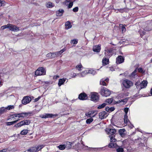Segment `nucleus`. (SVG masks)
I'll use <instances>...</instances> for the list:
<instances>
[{
  "instance_id": "nucleus-17",
  "label": "nucleus",
  "mask_w": 152,
  "mask_h": 152,
  "mask_svg": "<svg viewBox=\"0 0 152 152\" xmlns=\"http://www.w3.org/2000/svg\"><path fill=\"white\" fill-rule=\"evenodd\" d=\"M94 111H91L88 112L87 113H86L85 115L87 118L93 117L95 116V115H94Z\"/></svg>"
},
{
  "instance_id": "nucleus-3",
  "label": "nucleus",
  "mask_w": 152,
  "mask_h": 152,
  "mask_svg": "<svg viewBox=\"0 0 152 152\" xmlns=\"http://www.w3.org/2000/svg\"><path fill=\"white\" fill-rule=\"evenodd\" d=\"M123 84L124 86L126 88H130L133 85V82L128 79H126L123 81Z\"/></svg>"
},
{
  "instance_id": "nucleus-12",
  "label": "nucleus",
  "mask_w": 152,
  "mask_h": 152,
  "mask_svg": "<svg viewBox=\"0 0 152 152\" xmlns=\"http://www.w3.org/2000/svg\"><path fill=\"white\" fill-rule=\"evenodd\" d=\"M124 60V57L121 56H120L116 58V62L117 64H119L123 62Z\"/></svg>"
},
{
  "instance_id": "nucleus-1",
  "label": "nucleus",
  "mask_w": 152,
  "mask_h": 152,
  "mask_svg": "<svg viewBox=\"0 0 152 152\" xmlns=\"http://www.w3.org/2000/svg\"><path fill=\"white\" fill-rule=\"evenodd\" d=\"M31 114V112L13 114L11 116V117L12 118H15V117H18V118H27L30 116Z\"/></svg>"
},
{
  "instance_id": "nucleus-55",
  "label": "nucleus",
  "mask_w": 152,
  "mask_h": 152,
  "mask_svg": "<svg viewBox=\"0 0 152 152\" xmlns=\"http://www.w3.org/2000/svg\"><path fill=\"white\" fill-rule=\"evenodd\" d=\"M73 5V2H71L69 3V4L68 6V8H71Z\"/></svg>"
},
{
  "instance_id": "nucleus-24",
  "label": "nucleus",
  "mask_w": 152,
  "mask_h": 152,
  "mask_svg": "<svg viewBox=\"0 0 152 152\" xmlns=\"http://www.w3.org/2000/svg\"><path fill=\"white\" fill-rule=\"evenodd\" d=\"M128 100V99L127 98L123 99L120 100L117 102V103H121V105H123L126 103Z\"/></svg>"
},
{
  "instance_id": "nucleus-32",
  "label": "nucleus",
  "mask_w": 152,
  "mask_h": 152,
  "mask_svg": "<svg viewBox=\"0 0 152 152\" xmlns=\"http://www.w3.org/2000/svg\"><path fill=\"white\" fill-rule=\"evenodd\" d=\"M7 110L6 107H1L0 108V114H2L7 111Z\"/></svg>"
},
{
  "instance_id": "nucleus-50",
  "label": "nucleus",
  "mask_w": 152,
  "mask_h": 152,
  "mask_svg": "<svg viewBox=\"0 0 152 152\" xmlns=\"http://www.w3.org/2000/svg\"><path fill=\"white\" fill-rule=\"evenodd\" d=\"M100 83L101 85L106 86V83L105 82L104 80L103 79H102L100 80Z\"/></svg>"
},
{
  "instance_id": "nucleus-64",
  "label": "nucleus",
  "mask_w": 152,
  "mask_h": 152,
  "mask_svg": "<svg viewBox=\"0 0 152 152\" xmlns=\"http://www.w3.org/2000/svg\"><path fill=\"white\" fill-rule=\"evenodd\" d=\"M72 77H75L77 75L78 76V75H77V74L74 73H73L72 74Z\"/></svg>"
},
{
  "instance_id": "nucleus-34",
  "label": "nucleus",
  "mask_w": 152,
  "mask_h": 152,
  "mask_svg": "<svg viewBox=\"0 0 152 152\" xmlns=\"http://www.w3.org/2000/svg\"><path fill=\"white\" fill-rule=\"evenodd\" d=\"M23 124L22 121L15 125V126L16 127H19L23 126Z\"/></svg>"
},
{
  "instance_id": "nucleus-22",
  "label": "nucleus",
  "mask_w": 152,
  "mask_h": 152,
  "mask_svg": "<svg viewBox=\"0 0 152 152\" xmlns=\"http://www.w3.org/2000/svg\"><path fill=\"white\" fill-rule=\"evenodd\" d=\"M66 80V78L60 79L59 80L58 85L59 86H60L61 85L64 84Z\"/></svg>"
},
{
  "instance_id": "nucleus-36",
  "label": "nucleus",
  "mask_w": 152,
  "mask_h": 152,
  "mask_svg": "<svg viewBox=\"0 0 152 152\" xmlns=\"http://www.w3.org/2000/svg\"><path fill=\"white\" fill-rule=\"evenodd\" d=\"M58 148L60 150H64L66 148L65 144L64 145H61L58 146Z\"/></svg>"
},
{
  "instance_id": "nucleus-18",
  "label": "nucleus",
  "mask_w": 152,
  "mask_h": 152,
  "mask_svg": "<svg viewBox=\"0 0 152 152\" xmlns=\"http://www.w3.org/2000/svg\"><path fill=\"white\" fill-rule=\"evenodd\" d=\"M147 82L146 81L144 80L142 81L140 83V90L145 88L147 86Z\"/></svg>"
},
{
  "instance_id": "nucleus-37",
  "label": "nucleus",
  "mask_w": 152,
  "mask_h": 152,
  "mask_svg": "<svg viewBox=\"0 0 152 152\" xmlns=\"http://www.w3.org/2000/svg\"><path fill=\"white\" fill-rule=\"evenodd\" d=\"M78 40L77 39H75L72 40L70 42V43L74 45L76 44L78 42Z\"/></svg>"
},
{
  "instance_id": "nucleus-2",
  "label": "nucleus",
  "mask_w": 152,
  "mask_h": 152,
  "mask_svg": "<svg viewBox=\"0 0 152 152\" xmlns=\"http://www.w3.org/2000/svg\"><path fill=\"white\" fill-rule=\"evenodd\" d=\"M46 71L43 67L38 68L36 71L35 74L36 76L44 75L46 74Z\"/></svg>"
},
{
  "instance_id": "nucleus-10",
  "label": "nucleus",
  "mask_w": 152,
  "mask_h": 152,
  "mask_svg": "<svg viewBox=\"0 0 152 152\" xmlns=\"http://www.w3.org/2000/svg\"><path fill=\"white\" fill-rule=\"evenodd\" d=\"M143 29L145 31H149L152 30V22H150L146 24L143 28Z\"/></svg>"
},
{
  "instance_id": "nucleus-47",
  "label": "nucleus",
  "mask_w": 152,
  "mask_h": 152,
  "mask_svg": "<svg viewBox=\"0 0 152 152\" xmlns=\"http://www.w3.org/2000/svg\"><path fill=\"white\" fill-rule=\"evenodd\" d=\"M82 68V65L81 64L77 65L76 66V69L78 70L79 71L81 70V69Z\"/></svg>"
},
{
  "instance_id": "nucleus-33",
  "label": "nucleus",
  "mask_w": 152,
  "mask_h": 152,
  "mask_svg": "<svg viewBox=\"0 0 152 152\" xmlns=\"http://www.w3.org/2000/svg\"><path fill=\"white\" fill-rule=\"evenodd\" d=\"M65 147L66 148H67L68 149L72 147L71 143L69 142H66V143L64 144Z\"/></svg>"
},
{
  "instance_id": "nucleus-61",
  "label": "nucleus",
  "mask_w": 152,
  "mask_h": 152,
  "mask_svg": "<svg viewBox=\"0 0 152 152\" xmlns=\"http://www.w3.org/2000/svg\"><path fill=\"white\" fill-rule=\"evenodd\" d=\"M52 58H54L56 57H57L56 54L55 53H52Z\"/></svg>"
},
{
  "instance_id": "nucleus-25",
  "label": "nucleus",
  "mask_w": 152,
  "mask_h": 152,
  "mask_svg": "<svg viewBox=\"0 0 152 152\" xmlns=\"http://www.w3.org/2000/svg\"><path fill=\"white\" fill-rule=\"evenodd\" d=\"M65 28L66 29H68L72 27V25L71 24V23L69 21L66 22L65 23Z\"/></svg>"
},
{
  "instance_id": "nucleus-60",
  "label": "nucleus",
  "mask_w": 152,
  "mask_h": 152,
  "mask_svg": "<svg viewBox=\"0 0 152 152\" xmlns=\"http://www.w3.org/2000/svg\"><path fill=\"white\" fill-rule=\"evenodd\" d=\"M59 77L58 75H55L53 77V79L54 80H56Z\"/></svg>"
},
{
  "instance_id": "nucleus-41",
  "label": "nucleus",
  "mask_w": 152,
  "mask_h": 152,
  "mask_svg": "<svg viewBox=\"0 0 152 152\" xmlns=\"http://www.w3.org/2000/svg\"><path fill=\"white\" fill-rule=\"evenodd\" d=\"M28 130L23 129L21 131L20 134L21 135H25L28 132Z\"/></svg>"
},
{
  "instance_id": "nucleus-29",
  "label": "nucleus",
  "mask_w": 152,
  "mask_h": 152,
  "mask_svg": "<svg viewBox=\"0 0 152 152\" xmlns=\"http://www.w3.org/2000/svg\"><path fill=\"white\" fill-rule=\"evenodd\" d=\"M116 149V151L117 152H123L124 151V149L123 148L120 147L117 145L115 148Z\"/></svg>"
},
{
  "instance_id": "nucleus-52",
  "label": "nucleus",
  "mask_w": 152,
  "mask_h": 152,
  "mask_svg": "<svg viewBox=\"0 0 152 152\" xmlns=\"http://www.w3.org/2000/svg\"><path fill=\"white\" fill-rule=\"evenodd\" d=\"M9 24H8L7 25L2 26L1 27V28L2 29H4L6 28H9Z\"/></svg>"
},
{
  "instance_id": "nucleus-59",
  "label": "nucleus",
  "mask_w": 152,
  "mask_h": 152,
  "mask_svg": "<svg viewBox=\"0 0 152 152\" xmlns=\"http://www.w3.org/2000/svg\"><path fill=\"white\" fill-rule=\"evenodd\" d=\"M4 2H5L4 1L0 0V7L4 5Z\"/></svg>"
},
{
  "instance_id": "nucleus-42",
  "label": "nucleus",
  "mask_w": 152,
  "mask_h": 152,
  "mask_svg": "<svg viewBox=\"0 0 152 152\" xmlns=\"http://www.w3.org/2000/svg\"><path fill=\"white\" fill-rule=\"evenodd\" d=\"M114 136H113L109 137L110 138V142H115L116 141V140L114 137Z\"/></svg>"
},
{
  "instance_id": "nucleus-4",
  "label": "nucleus",
  "mask_w": 152,
  "mask_h": 152,
  "mask_svg": "<svg viewBox=\"0 0 152 152\" xmlns=\"http://www.w3.org/2000/svg\"><path fill=\"white\" fill-rule=\"evenodd\" d=\"M100 94L103 96L107 97L110 94V91L108 89L104 87L101 89Z\"/></svg>"
},
{
  "instance_id": "nucleus-62",
  "label": "nucleus",
  "mask_w": 152,
  "mask_h": 152,
  "mask_svg": "<svg viewBox=\"0 0 152 152\" xmlns=\"http://www.w3.org/2000/svg\"><path fill=\"white\" fill-rule=\"evenodd\" d=\"M105 110L107 112H110V108L108 107H106L105 108Z\"/></svg>"
},
{
  "instance_id": "nucleus-43",
  "label": "nucleus",
  "mask_w": 152,
  "mask_h": 152,
  "mask_svg": "<svg viewBox=\"0 0 152 152\" xmlns=\"http://www.w3.org/2000/svg\"><path fill=\"white\" fill-rule=\"evenodd\" d=\"M7 110H10L11 109H13L14 108L13 105H8L7 107H6Z\"/></svg>"
},
{
  "instance_id": "nucleus-48",
  "label": "nucleus",
  "mask_w": 152,
  "mask_h": 152,
  "mask_svg": "<svg viewBox=\"0 0 152 152\" xmlns=\"http://www.w3.org/2000/svg\"><path fill=\"white\" fill-rule=\"evenodd\" d=\"M103 147L93 148L94 151H96L97 152H98L102 150L103 149Z\"/></svg>"
},
{
  "instance_id": "nucleus-11",
  "label": "nucleus",
  "mask_w": 152,
  "mask_h": 152,
  "mask_svg": "<svg viewBox=\"0 0 152 152\" xmlns=\"http://www.w3.org/2000/svg\"><path fill=\"white\" fill-rule=\"evenodd\" d=\"M107 115V113L105 111H103L99 113V118L101 119L106 118Z\"/></svg>"
},
{
  "instance_id": "nucleus-57",
  "label": "nucleus",
  "mask_w": 152,
  "mask_h": 152,
  "mask_svg": "<svg viewBox=\"0 0 152 152\" xmlns=\"http://www.w3.org/2000/svg\"><path fill=\"white\" fill-rule=\"evenodd\" d=\"M78 10V8L77 7H76L73 9V11L75 12H77Z\"/></svg>"
},
{
  "instance_id": "nucleus-58",
  "label": "nucleus",
  "mask_w": 152,
  "mask_h": 152,
  "mask_svg": "<svg viewBox=\"0 0 152 152\" xmlns=\"http://www.w3.org/2000/svg\"><path fill=\"white\" fill-rule=\"evenodd\" d=\"M129 111V108H125L124 109V112L125 113V114L127 115V113Z\"/></svg>"
},
{
  "instance_id": "nucleus-9",
  "label": "nucleus",
  "mask_w": 152,
  "mask_h": 152,
  "mask_svg": "<svg viewBox=\"0 0 152 152\" xmlns=\"http://www.w3.org/2000/svg\"><path fill=\"white\" fill-rule=\"evenodd\" d=\"M58 116L57 114H53L50 113H45L43 115H41L40 117L43 118H52L54 116Z\"/></svg>"
},
{
  "instance_id": "nucleus-28",
  "label": "nucleus",
  "mask_w": 152,
  "mask_h": 152,
  "mask_svg": "<svg viewBox=\"0 0 152 152\" xmlns=\"http://www.w3.org/2000/svg\"><path fill=\"white\" fill-rule=\"evenodd\" d=\"M117 145L116 143H114L113 142H111L108 145V147L110 148H115Z\"/></svg>"
},
{
  "instance_id": "nucleus-44",
  "label": "nucleus",
  "mask_w": 152,
  "mask_h": 152,
  "mask_svg": "<svg viewBox=\"0 0 152 152\" xmlns=\"http://www.w3.org/2000/svg\"><path fill=\"white\" fill-rule=\"evenodd\" d=\"M121 25H122V27L121 28L122 32V33H124L126 31V29L125 28L126 25H122V24H121Z\"/></svg>"
},
{
  "instance_id": "nucleus-20",
  "label": "nucleus",
  "mask_w": 152,
  "mask_h": 152,
  "mask_svg": "<svg viewBox=\"0 0 152 152\" xmlns=\"http://www.w3.org/2000/svg\"><path fill=\"white\" fill-rule=\"evenodd\" d=\"M88 73V71L87 70H85L80 73L77 74V75H78L80 77H83L85 76Z\"/></svg>"
},
{
  "instance_id": "nucleus-30",
  "label": "nucleus",
  "mask_w": 152,
  "mask_h": 152,
  "mask_svg": "<svg viewBox=\"0 0 152 152\" xmlns=\"http://www.w3.org/2000/svg\"><path fill=\"white\" fill-rule=\"evenodd\" d=\"M22 122L23 125H28L31 123V121L29 120L26 119L22 121Z\"/></svg>"
},
{
  "instance_id": "nucleus-35",
  "label": "nucleus",
  "mask_w": 152,
  "mask_h": 152,
  "mask_svg": "<svg viewBox=\"0 0 152 152\" xmlns=\"http://www.w3.org/2000/svg\"><path fill=\"white\" fill-rule=\"evenodd\" d=\"M140 81H138L135 84L137 89H139V90H140Z\"/></svg>"
},
{
  "instance_id": "nucleus-54",
  "label": "nucleus",
  "mask_w": 152,
  "mask_h": 152,
  "mask_svg": "<svg viewBox=\"0 0 152 152\" xmlns=\"http://www.w3.org/2000/svg\"><path fill=\"white\" fill-rule=\"evenodd\" d=\"M46 57L50 58H52V53H50L47 54L46 56Z\"/></svg>"
},
{
  "instance_id": "nucleus-40",
  "label": "nucleus",
  "mask_w": 152,
  "mask_h": 152,
  "mask_svg": "<svg viewBox=\"0 0 152 152\" xmlns=\"http://www.w3.org/2000/svg\"><path fill=\"white\" fill-rule=\"evenodd\" d=\"M88 73L91 74L93 75L96 74L95 71L92 69L89 70L88 71Z\"/></svg>"
},
{
  "instance_id": "nucleus-5",
  "label": "nucleus",
  "mask_w": 152,
  "mask_h": 152,
  "mask_svg": "<svg viewBox=\"0 0 152 152\" xmlns=\"http://www.w3.org/2000/svg\"><path fill=\"white\" fill-rule=\"evenodd\" d=\"M91 100L96 102L99 100V96L98 94L96 93L93 92L91 94Z\"/></svg>"
},
{
  "instance_id": "nucleus-15",
  "label": "nucleus",
  "mask_w": 152,
  "mask_h": 152,
  "mask_svg": "<svg viewBox=\"0 0 152 152\" xmlns=\"http://www.w3.org/2000/svg\"><path fill=\"white\" fill-rule=\"evenodd\" d=\"M79 99L81 100H85L87 99V96L85 93H81L79 96Z\"/></svg>"
},
{
  "instance_id": "nucleus-49",
  "label": "nucleus",
  "mask_w": 152,
  "mask_h": 152,
  "mask_svg": "<svg viewBox=\"0 0 152 152\" xmlns=\"http://www.w3.org/2000/svg\"><path fill=\"white\" fill-rule=\"evenodd\" d=\"M113 101V98H110L107 99L106 100V102L108 104H111Z\"/></svg>"
},
{
  "instance_id": "nucleus-51",
  "label": "nucleus",
  "mask_w": 152,
  "mask_h": 152,
  "mask_svg": "<svg viewBox=\"0 0 152 152\" xmlns=\"http://www.w3.org/2000/svg\"><path fill=\"white\" fill-rule=\"evenodd\" d=\"M46 6L48 8H51L53 7L52 3L51 2H48L46 4Z\"/></svg>"
},
{
  "instance_id": "nucleus-14",
  "label": "nucleus",
  "mask_w": 152,
  "mask_h": 152,
  "mask_svg": "<svg viewBox=\"0 0 152 152\" xmlns=\"http://www.w3.org/2000/svg\"><path fill=\"white\" fill-rule=\"evenodd\" d=\"M107 131H108V134L109 135V137L111 136H114V134L116 132V130L115 129H108Z\"/></svg>"
},
{
  "instance_id": "nucleus-31",
  "label": "nucleus",
  "mask_w": 152,
  "mask_h": 152,
  "mask_svg": "<svg viewBox=\"0 0 152 152\" xmlns=\"http://www.w3.org/2000/svg\"><path fill=\"white\" fill-rule=\"evenodd\" d=\"M18 120H19L18 119L11 122H6V124L7 126H10L17 123Z\"/></svg>"
},
{
  "instance_id": "nucleus-23",
  "label": "nucleus",
  "mask_w": 152,
  "mask_h": 152,
  "mask_svg": "<svg viewBox=\"0 0 152 152\" xmlns=\"http://www.w3.org/2000/svg\"><path fill=\"white\" fill-rule=\"evenodd\" d=\"M103 65L105 66L109 64V59L108 58H104L102 60Z\"/></svg>"
},
{
  "instance_id": "nucleus-6",
  "label": "nucleus",
  "mask_w": 152,
  "mask_h": 152,
  "mask_svg": "<svg viewBox=\"0 0 152 152\" xmlns=\"http://www.w3.org/2000/svg\"><path fill=\"white\" fill-rule=\"evenodd\" d=\"M105 56L107 57H110L113 55V50L111 48L105 47L104 50Z\"/></svg>"
},
{
  "instance_id": "nucleus-63",
  "label": "nucleus",
  "mask_w": 152,
  "mask_h": 152,
  "mask_svg": "<svg viewBox=\"0 0 152 152\" xmlns=\"http://www.w3.org/2000/svg\"><path fill=\"white\" fill-rule=\"evenodd\" d=\"M115 110V108L113 107H111L110 108V112H111L114 111Z\"/></svg>"
},
{
  "instance_id": "nucleus-8",
  "label": "nucleus",
  "mask_w": 152,
  "mask_h": 152,
  "mask_svg": "<svg viewBox=\"0 0 152 152\" xmlns=\"http://www.w3.org/2000/svg\"><path fill=\"white\" fill-rule=\"evenodd\" d=\"M31 101V98L28 96L23 97L22 101V102L23 104L25 105L29 103Z\"/></svg>"
},
{
  "instance_id": "nucleus-53",
  "label": "nucleus",
  "mask_w": 152,
  "mask_h": 152,
  "mask_svg": "<svg viewBox=\"0 0 152 152\" xmlns=\"http://www.w3.org/2000/svg\"><path fill=\"white\" fill-rule=\"evenodd\" d=\"M118 10L119 12H120L121 13H123L124 12L127 11L128 10H126V9L125 8L122 9H118Z\"/></svg>"
},
{
  "instance_id": "nucleus-26",
  "label": "nucleus",
  "mask_w": 152,
  "mask_h": 152,
  "mask_svg": "<svg viewBox=\"0 0 152 152\" xmlns=\"http://www.w3.org/2000/svg\"><path fill=\"white\" fill-rule=\"evenodd\" d=\"M66 50V49L65 48H63L60 51L55 52L56 57H57L58 56H59L61 54L64 52Z\"/></svg>"
},
{
  "instance_id": "nucleus-16",
  "label": "nucleus",
  "mask_w": 152,
  "mask_h": 152,
  "mask_svg": "<svg viewBox=\"0 0 152 152\" xmlns=\"http://www.w3.org/2000/svg\"><path fill=\"white\" fill-rule=\"evenodd\" d=\"M101 45H99L94 46L93 47V50L94 52H99L101 50Z\"/></svg>"
},
{
  "instance_id": "nucleus-27",
  "label": "nucleus",
  "mask_w": 152,
  "mask_h": 152,
  "mask_svg": "<svg viewBox=\"0 0 152 152\" xmlns=\"http://www.w3.org/2000/svg\"><path fill=\"white\" fill-rule=\"evenodd\" d=\"M126 130L124 129H121L119 130V133L122 137L124 136L125 135L124 132Z\"/></svg>"
},
{
  "instance_id": "nucleus-13",
  "label": "nucleus",
  "mask_w": 152,
  "mask_h": 152,
  "mask_svg": "<svg viewBox=\"0 0 152 152\" xmlns=\"http://www.w3.org/2000/svg\"><path fill=\"white\" fill-rule=\"evenodd\" d=\"M44 147L43 145H42L37 147H33L31 148V150L32 151V152H37L42 149Z\"/></svg>"
},
{
  "instance_id": "nucleus-19",
  "label": "nucleus",
  "mask_w": 152,
  "mask_h": 152,
  "mask_svg": "<svg viewBox=\"0 0 152 152\" xmlns=\"http://www.w3.org/2000/svg\"><path fill=\"white\" fill-rule=\"evenodd\" d=\"M64 12V11L63 10L59 9L56 12V15L57 16H61L62 15Z\"/></svg>"
},
{
  "instance_id": "nucleus-38",
  "label": "nucleus",
  "mask_w": 152,
  "mask_h": 152,
  "mask_svg": "<svg viewBox=\"0 0 152 152\" xmlns=\"http://www.w3.org/2000/svg\"><path fill=\"white\" fill-rule=\"evenodd\" d=\"M106 104L105 103H103L99 105L98 106L97 108L98 109L102 108L105 107L106 106Z\"/></svg>"
},
{
  "instance_id": "nucleus-56",
  "label": "nucleus",
  "mask_w": 152,
  "mask_h": 152,
  "mask_svg": "<svg viewBox=\"0 0 152 152\" xmlns=\"http://www.w3.org/2000/svg\"><path fill=\"white\" fill-rule=\"evenodd\" d=\"M138 71L140 72H141L142 73H144V71L143 70V69L142 68H140L138 69Z\"/></svg>"
},
{
  "instance_id": "nucleus-7",
  "label": "nucleus",
  "mask_w": 152,
  "mask_h": 152,
  "mask_svg": "<svg viewBox=\"0 0 152 152\" xmlns=\"http://www.w3.org/2000/svg\"><path fill=\"white\" fill-rule=\"evenodd\" d=\"M9 29L11 31L17 32L20 30L19 28V27H18L14 25L9 24Z\"/></svg>"
},
{
  "instance_id": "nucleus-21",
  "label": "nucleus",
  "mask_w": 152,
  "mask_h": 152,
  "mask_svg": "<svg viewBox=\"0 0 152 152\" xmlns=\"http://www.w3.org/2000/svg\"><path fill=\"white\" fill-rule=\"evenodd\" d=\"M137 70H136L134 71L130 75L129 77L131 78H134L137 77Z\"/></svg>"
},
{
  "instance_id": "nucleus-39",
  "label": "nucleus",
  "mask_w": 152,
  "mask_h": 152,
  "mask_svg": "<svg viewBox=\"0 0 152 152\" xmlns=\"http://www.w3.org/2000/svg\"><path fill=\"white\" fill-rule=\"evenodd\" d=\"M124 121L125 123H128L129 122V120L128 119V117L127 115H125L124 116Z\"/></svg>"
},
{
  "instance_id": "nucleus-45",
  "label": "nucleus",
  "mask_w": 152,
  "mask_h": 152,
  "mask_svg": "<svg viewBox=\"0 0 152 152\" xmlns=\"http://www.w3.org/2000/svg\"><path fill=\"white\" fill-rule=\"evenodd\" d=\"M93 121V119L92 118L88 119L86 120V123L87 124H90Z\"/></svg>"
},
{
  "instance_id": "nucleus-46",
  "label": "nucleus",
  "mask_w": 152,
  "mask_h": 152,
  "mask_svg": "<svg viewBox=\"0 0 152 152\" xmlns=\"http://www.w3.org/2000/svg\"><path fill=\"white\" fill-rule=\"evenodd\" d=\"M141 37H142L145 34V32L141 30H140L139 31Z\"/></svg>"
}]
</instances>
